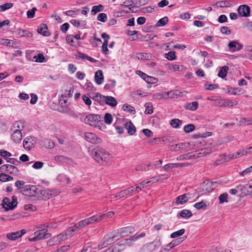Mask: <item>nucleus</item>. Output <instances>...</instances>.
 Listing matches in <instances>:
<instances>
[{
  "label": "nucleus",
  "mask_w": 252,
  "mask_h": 252,
  "mask_svg": "<svg viewBox=\"0 0 252 252\" xmlns=\"http://www.w3.org/2000/svg\"><path fill=\"white\" fill-rule=\"evenodd\" d=\"M88 152L90 155L98 163L109 162L112 158V155L108 152L99 147H90Z\"/></svg>",
  "instance_id": "obj_1"
},
{
  "label": "nucleus",
  "mask_w": 252,
  "mask_h": 252,
  "mask_svg": "<svg viewBox=\"0 0 252 252\" xmlns=\"http://www.w3.org/2000/svg\"><path fill=\"white\" fill-rule=\"evenodd\" d=\"M45 193V191L36 186L31 185H27L24 186V189L21 193L27 196L40 198Z\"/></svg>",
  "instance_id": "obj_2"
},
{
  "label": "nucleus",
  "mask_w": 252,
  "mask_h": 252,
  "mask_svg": "<svg viewBox=\"0 0 252 252\" xmlns=\"http://www.w3.org/2000/svg\"><path fill=\"white\" fill-rule=\"evenodd\" d=\"M117 234L118 233L114 231L105 235L98 245V249L101 250L113 243L115 241L118 240Z\"/></svg>",
  "instance_id": "obj_3"
},
{
  "label": "nucleus",
  "mask_w": 252,
  "mask_h": 252,
  "mask_svg": "<svg viewBox=\"0 0 252 252\" xmlns=\"http://www.w3.org/2000/svg\"><path fill=\"white\" fill-rule=\"evenodd\" d=\"M96 100H97L100 104L103 103L111 106V107H115L117 104V102L115 98L111 96H104L103 95L97 94L96 95Z\"/></svg>",
  "instance_id": "obj_4"
},
{
  "label": "nucleus",
  "mask_w": 252,
  "mask_h": 252,
  "mask_svg": "<svg viewBox=\"0 0 252 252\" xmlns=\"http://www.w3.org/2000/svg\"><path fill=\"white\" fill-rule=\"evenodd\" d=\"M84 122L85 124L91 126H99V124H102L100 121V116L96 114H89L84 119Z\"/></svg>",
  "instance_id": "obj_5"
},
{
  "label": "nucleus",
  "mask_w": 252,
  "mask_h": 252,
  "mask_svg": "<svg viewBox=\"0 0 252 252\" xmlns=\"http://www.w3.org/2000/svg\"><path fill=\"white\" fill-rule=\"evenodd\" d=\"M97 219V218L96 216L94 215L91 217L79 221L77 223L75 224V225L78 231H79L87 225L97 223L98 221Z\"/></svg>",
  "instance_id": "obj_6"
},
{
  "label": "nucleus",
  "mask_w": 252,
  "mask_h": 252,
  "mask_svg": "<svg viewBox=\"0 0 252 252\" xmlns=\"http://www.w3.org/2000/svg\"><path fill=\"white\" fill-rule=\"evenodd\" d=\"M145 236L144 232L141 233L140 234L137 235L136 234L132 236L129 239H126L123 241H120L116 244L117 247L121 246L123 248L121 250L124 249V247L126 245L130 246L132 245L134 242L138 238L144 237Z\"/></svg>",
  "instance_id": "obj_7"
},
{
  "label": "nucleus",
  "mask_w": 252,
  "mask_h": 252,
  "mask_svg": "<svg viewBox=\"0 0 252 252\" xmlns=\"http://www.w3.org/2000/svg\"><path fill=\"white\" fill-rule=\"evenodd\" d=\"M3 207L6 210H13L17 205V198L15 196L12 197V200L7 197L3 198L2 203Z\"/></svg>",
  "instance_id": "obj_8"
},
{
  "label": "nucleus",
  "mask_w": 252,
  "mask_h": 252,
  "mask_svg": "<svg viewBox=\"0 0 252 252\" xmlns=\"http://www.w3.org/2000/svg\"><path fill=\"white\" fill-rule=\"evenodd\" d=\"M161 244L160 239L159 237H157L153 242L145 245L142 249L145 251L152 252L155 251L156 248L159 247Z\"/></svg>",
  "instance_id": "obj_9"
},
{
  "label": "nucleus",
  "mask_w": 252,
  "mask_h": 252,
  "mask_svg": "<svg viewBox=\"0 0 252 252\" xmlns=\"http://www.w3.org/2000/svg\"><path fill=\"white\" fill-rule=\"evenodd\" d=\"M115 231L118 233V238L119 239L121 237H124L133 233L135 231V229L132 226H127L117 229Z\"/></svg>",
  "instance_id": "obj_10"
},
{
  "label": "nucleus",
  "mask_w": 252,
  "mask_h": 252,
  "mask_svg": "<svg viewBox=\"0 0 252 252\" xmlns=\"http://www.w3.org/2000/svg\"><path fill=\"white\" fill-rule=\"evenodd\" d=\"M85 139L88 142L93 144H98L102 142V140L98 137L95 134L91 132H86L84 134Z\"/></svg>",
  "instance_id": "obj_11"
},
{
  "label": "nucleus",
  "mask_w": 252,
  "mask_h": 252,
  "mask_svg": "<svg viewBox=\"0 0 252 252\" xmlns=\"http://www.w3.org/2000/svg\"><path fill=\"white\" fill-rule=\"evenodd\" d=\"M237 11L240 17H248L250 15V7L246 4L241 5L238 7Z\"/></svg>",
  "instance_id": "obj_12"
},
{
  "label": "nucleus",
  "mask_w": 252,
  "mask_h": 252,
  "mask_svg": "<svg viewBox=\"0 0 252 252\" xmlns=\"http://www.w3.org/2000/svg\"><path fill=\"white\" fill-rule=\"evenodd\" d=\"M0 169L1 172H6L11 174H15L18 172V168L10 164L2 165L0 166Z\"/></svg>",
  "instance_id": "obj_13"
},
{
  "label": "nucleus",
  "mask_w": 252,
  "mask_h": 252,
  "mask_svg": "<svg viewBox=\"0 0 252 252\" xmlns=\"http://www.w3.org/2000/svg\"><path fill=\"white\" fill-rule=\"evenodd\" d=\"M133 192H134V187H130L117 193L114 197L119 198L126 197L127 195H131Z\"/></svg>",
  "instance_id": "obj_14"
},
{
  "label": "nucleus",
  "mask_w": 252,
  "mask_h": 252,
  "mask_svg": "<svg viewBox=\"0 0 252 252\" xmlns=\"http://www.w3.org/2000/svg\"><path fill=\"white\" fill-rule=\"evenodd\" d=\"M252 149V147H251L249 148L243 149L241 151H240L238 152L234 153L233 154H230L227 156V158L228 160H232L235 158H237L238 157H241L242 156L245 155L248 153H250V150Z\"/></svg>",
  "instance_id": "obj_15"
},
{
  "label": "nucleus",
  "mask_w": 252,
  "mask_h": 252,
  "mask_svg": "<svg viewBox=\"0 0 252 252\" xmlns=\"http://www.w3.org/2000/svg\"><path fill=\"white\" fill-rule=\"evenodd\" d=\"M35 142L34 137L28 136L26 137L23 141V147L25 149L30 150L33 147Z\"/></svg>",
  "instance_id": "obj_16"
},
{
  "label": "nucleus",
  "mask_w": 252,
  "mask_h": 252,
  "mask_svg": "<svg viewBox=\"0 0 252 252\" xmlns=\"http://www.w3.org/2000/svg\"><path fill=\"white\" fill-rule=\"evenodd\" d=\"M26 232L25 229H22L21 231H16L15 232H12L7 234L6 237L7 239L14 241L17 239L21 237Z\"/></svg>",
  "instance_id": "obj_17"
},
{
  "label": "nucleus",
  "mask_w": 252,
  "mask_h": 252,
  "mask_svg": "<svg viewBox=\"0 0 252 252\" xmlns=\"http://www.w3.org/2000/svg\"><path fill=\"white\" fill-rule=\"evenodd\" d=\"M34 235L36 236L39 240L48 238L50 237L51 234L47 233V230H46V229L42 228L40 230L35 231L34 233Z\"/></svg>",
  "instance_id": "obj_18"
},
{
  "label": "nucleus",
  "mask_w": 252,
  "mask_h": 252,
  "mask_svg": "<svg viewBox=\"0 0 252 252\" xmlns=\"http://www.w3.org/2000/svg\"><path fill=\"white\" fill-rule=\"evenodd\" d=\"M15 35L18 37H26L31 38L32 36V33L26 30L18 29L15 32Z\"/></svg>",
  "instance_id": "obj_19"
},
{
  "label": "nucleus",
  "mask_w": 252,
  "mask_h": 252,
  "mask_svg": "<svg viewBox=\"0 0 252 252\" xmlns=\"http://www.w3.org/2000/svg\"><path fill=\"white\" fill-rule=\"evenodd\" d=\"M228 47L231 52H234L241 50L243 48V45L236 41H232L228 43Z\"/></svg>",
  "instance_id": "obj_20"
},
{
  "label": "nucleus",
  "mask_w": 252,
  "mask_h": 252,
  "mask_svg": "<svg viewBox=\"0 0 252 252\" xmlns=\"http://www.w3.org/2000/svg\"><path fill=\"white\" fill-rule=\"evenodd\" d=\"M54 159L56 162L63 164H71L73 162L71 159L63 156H57Z\"/></svg>",
  "instance_id": "obj_21"
},
{
  "label": "nucleus",
  "mask_w": 252,
  "mask_h": 252,
  "mask_svg": "<svg viewBox=\"0 0 252 252\" xmlns=\"http://www.w3.org/2000/svg\"><path fill=\"white\" fill-rule=\"evenodd\" d=\"M190 194L185 193L183 195H180L176 198V203L177 205H182L186 203L190 198Z\"/></svg>",
  "instance_id": "obj_22"
},
{
  "label": "nucleus",
  "mask_w": 252,
  "mask_h": 252,
  "mask_svg": "<svg viewBox=\"0 0 252 252\" xmlns=\"http://www.w3.org/2000/svg\"><path fill=\"white\" fill-rule=\"evenodd\" d=\"M152 182V180H150L145 181H143L139 183L138 185H135V187H134V192H139L140 190H141L142 189L144 188L145 187H147L148 184Z\"/></svg>",
  "instance_id": "obj_23"
},
{
  "label": "nucleus",
  "mask_w": 252,
  "mask_h": 252,
  "mask_svg": "<svg viewBox=\"0 0 252 252\" xmlns=\"http://www.w3.org/2000/svg\"><path fill=\"white\" fill-rule=\"evenodd\" d=\"M13 133L11 134V139L13 142L15 143H20L22 139V134L20 131H12Z\"/></svg>",
  "instance_id": "obj_24"
},
{
  "label": "nucleus",
  "mask_w": 252,
  "mask_h": 252,
  "mask_svg": "<svg viewBox=\"0 0 252 252\" xmlns=\"http://www.w3.org/2000/svg\"><path fill=\"white\" fill-rule=\"evenodd\" d=\"M37 32L44 36L50 35V33L48 31V27L45 24H42L39 26L37 29Z\"/></svg>",
  "instance_id": "obj_25"
},
{
  "label": "nucleus",
  "mask_w": 252,
  "mask_h": 252,
  "mask_svg": "<svg viewBox=\"0 0 252 252\" xmlns=\"http://www.w3.org/2000/svg\"><path fill=\"white\" fill-rule=\"evenodd\" d=\"M104 76L103 72L101 70H97L94 75V80L95 83L100 85L101 84L103 81Z\"/></svg>",
  "instance_id": "obj_26"
},
{
  "label": "nucleus",
  "mask_w": 252,
  "mask_h": 252,
  "mask_svg": "<svg viewBox=\"0 0 252 252\" xmlns=\"http://www.w3.org/2000/svg\"><path fill=\"white\" fill-rule=\"evenodd\" d=\"M238 104V101L235 100H227L225 99H221L219 102L220 106H233L236 105Z\"/></svg>",
  "instance_id": "obj_27"
},
{
  "label": "nucleus",
  "mask_w": 252,
  "mask_h": 252,
  "mask_svg": "<svg viewBox=\"0 0 252 252\" xmlns=\"http://www.w3.org/2000/svg\"><path fill=\"white\" fill-rule=\"evenodd\" d=\"M24 127V123L22 121H19L15 122L13 124L10 129L11 131L18 130L21 132V131L23 129Z\"/></svg>",
  "instance_id": "obj_28"
},
{
  "label": "nucleus",
  "mask_w": 252,
  "mask_h": 252,
  "mask_svg": "<svg viewBox=\"0 0 252 252\" xmlns=\"http://www.w3.org/2000/svg\"><path fill=\"white\" fill-rule=\"evenodd\" d=\"M125 127L127 130V133L130 135H133L135 132V127L130 121L125 124Z\"/></svg>",
  "instance_id": "obj_29"
},
{
  "label": "nucleus",
  "mask_w": 252,
  "mask_h": 252,
  "mask_svg": "<svg viewBox=\"0 0 252 252\" xmlns=\"http://www.w3.org/2000/svg\"><path fill=\"white\" fill-rule=\"evenodd\" d=\"M198 107V103L197 101H193L191 103H188L185 105L184 108L186 110L194 111Z\"/></svg>",
  "instance_id": "obj_30"
},
{
  "label": "nucleus",
  "mask_w": 252,
  "mask_h": 252,
  "mask_svg": "<svg viewBox=\"0 0 252 252\" xmlns=\"http://www.w3.org/2000/svg\"><path fill=\"white\" fill-rule=\"evenodd\" d=\"M114 215V212L110 211L106 214H99L95 215L97 218L98 222L101 221L102 219H107L112 217Z\"/></svg>",
  "instance_id": "obj_31"
},
{
  "label": "nucleus",
  "mask_w": 252,
  "mask_h": 252,
  "mask_svg": "<svg viewBox=\"0 0 252 252\" xmlns=\"http://www.w3.org/2000/svg\"><path fill=\"white\" fill-rule=\"evenodd\" d=\"M168 98H174L182 96V93L178 90L171 91L167 92Z\"/></svg>",
  "instance_id": "obj_32"
},
{
  "label": "nucleus",
  "mask_w": 252,
  "mask_h": 252,
  "mask_svg": "<svg viewBox=\"0 0 252 252\" xmlns=\"http://www.w3.org/2000/svg\"><path fill=\"white\" fill-rule=\"evenodd\" d=\"M57 180L60 182H65L66 184H70L71 180L69 177L63 174H59L57 178Z\"/></svg>",
  "instance_id": "obj_33"
},
{
  "label": "nucleus",
  "mask_w": 252,
  "mask_h": 252,
  "mask_svg": "<svg viewBox=\"0 0 252 252\" xmlns=\"http://www.w3.org/2000/svg\"><path fill=\"white\" fill-rule=\"evenodd\" d=\"M228 69V67L227 66H223L220 67L218 73V76L221 78H225L226 76Z\"/></svg>",
  "instance_id": "obj_34"
},
{
  "label": "nucleus",
  "mask_w": 252,
  "mask_h": 252,
  "mask_svg": "<svg viewBox=\"0 0 252 252\" xmlns=\"http://www.w3.org/2000/svg\"><path fill=\"white\" fill-rule=\"evenodd\" d=\"M216 5L219 7H230L232 6L230 1L228 0L218 1Z\"/></svg>",
  "instance_id": "obj_35"
},
{
  "label": "nucleus",
  "mask_w": 252,
  "mask_h": 252,
  "mask_svg": "<svg viewBox=\"0 0 252 252\" xmlns=\"http://www.w3.org/2000/svg\"><path fill=\"white\" fill-rule=\"evenodd\" d=\"M135 57L139 60H148L151 58V55L146 53H138L136 54Z\"/></svg>",
  "instance_id": "obj_36"
},
{
  "label": "nucleus",
  "mask_w": 252,
  "mask_h": 252,
  "mask_svg": "<svg viewBox=\"0 0 252 252\" xmlns=\"http://www.w3.org/2000/svg\"><path fill=\"white\" fill-rule=\"evenodd\" d=\"M153 98L156 99H166L168 98L167 92H160L155 94L153 95Z\"/></svg>",
  "instance_id": "obj_37"
},
{
  "label": "nucleus",
  "mask_w": 252,
  "mask_h": 252,
  "mask_svg": "<svg viewBox=\"0 0 252 252\" xmlns=\"http://www.w3.org/2000/svg\"><path fill=\"white\" fill-rule=\"evenodd\" d=\"M103 9L104 6L102 4L93 6L91 10V13L94 15L97 12L102 11Z\"/></svg>",
  "instance_id": "obj_38"
},
{
  "label": "nucleus",
  "mask_w": 252,
  "mask_h": 252,
  "mask_svg": "<svg viewBox=\"0 0 252 252\" xmlns=\"http://www.w3.org/2000/svg\"><path fill=\"white\" fill-rule=\"evenodd\" d=\"M78 231L75 225L70 227L64 233L66 235L67 238H69L73 235L74 232Z\"/></svg>",
  "instance_id": "obj_39"
},
{
  "label": "nucleus",
  "mask_w": 252,
  "mask_h": 252,
  "mask_svg": "<svg viewBox=\"0 0 252 252\" xmlns=\"http://www.w3.org/2000/svg\"><path fill=\"white\" fill-rule=\"evenodd\" d=\"M0 43L1 44L13 47L16 45V42L14 41L8 39H2L0 41Z\"/></svg>",
  "instance_id": "obj_40"
},
{
  "label": "nucleus",
  "mask_w": 252,
  "mask_h": 252,
  "mask_svg": "<svg viewBox=\"0 0 252 252\" xmlns=\"http://www.w3.org/2000/svg\"><path fill=\"white\" fill-rule=\"evenodd\" d=\"M180 215L182 218L189 219L192 216V214L188 210H183L180 212Z\"/></svg>",
  "instance_id": "obj_41"
},
{
  "label": "nucleus",
  "mask_w": 252,
  "mask_h": 252,
  "mask_svg": "<svg viewBox=\"0 0 252 252\" xmlns=\"http://www.w3.org/2000/svg\"><path fill=\"white\" fill-rule=\"evenodd\" d=\"M70 23L75 27H84L86 25L87 22L86 21H77L75 19L71 20Z\"/></svg>",
  "instance_id": "obj_42"
},
{
  "label": "nucleus",
  "mask_w": 252,
  "mask_h": 252,
  "mask_svg": "<svg viewBox=\"0 0 252 252\" xmlns=\"http://www.w3.org/2000/svg\"><path fill=\"white\" fill-rule=\"evenodd\" d=\"M123 109L127 112L134 114L135 113V109L133 107L128 104H125L123 106Z\"/></svg>",
  "instance_id": "obj_43"
},
{
  "label": "nucleus",
  "mask_w": 252,
  "mask_h": 252,
  "mask_svg": "<svg viewBox=\"0 0 252 252\" xmlns=\"http://www.w3.org/2000/svg\"><path fill=\"white\" fill-rule=\"evenodd\" d=\"M25 182L23 181L18 180L16 181L15 183V186L17 188V189L21 193L22 190L24 189V186H25Z\"/></svg>",
  "instance_id": "obj_44"
},
{
  "label": "nucleus",
  "mask_w": 252,
  "mask_h": 252,
  "mask_svg": "<svg viewBox=\"0 0 252 252\" xmlns=\"http://www.w3.org/2000/svg\"><path fill=\"white\" fill-rule=\"evenodd\" d=\"M13 177L4 173H0V181L3 182L11 181Z\"/></svg>",
  "instance_id": "obj_45"
},
{
  "label": "nucleus",
  "mask_w": 252,
  "mask_h": 252,
  "mask_svg": "<svg viewBox=\"0 0 252 252\" xmlns=\"http://www.w3.org/2000/svg\"><path fill=\"white\" fill-rule=\"evenodd\" d=\"M13 6V4L11 2L6 3L5 4H2L0 5V11L3 12L6 10H8Z\"/></svg>",
  "instance_id": "obj_46"
},
{
  "label": "nucleus",
  "mask_w": 252,
  "mask_h": 252,
  "mask_svg": "<svg viewBox=\"0 0 252 252\" xmlns=\"http://www.w3.org/2000/svg\"><path fill=\"white\" fill-rule=\"evenodd\" d=\"M182 124V121L179 120L178 119H174L170 122V125L175 128H178L180 127V125Z\"/></svg>",
  "instance_id": "obj_47"
},
{
  "label": "nucleus",
  "mask_w": 252,
  "mask_h": 252,
  "mask_svg": "<svg viewBox=\"0 0 252 252\" xmlns=\"http://www.w3.org/2000/svg\"><path fill=\"white\" fill-rule=\"evenodd\" d=\"M185 232V229L183 228L178 231H175L171 234V238H175L181 236L184 234Z\"/></svg>",
  "instance_id": "obj_48"
},
{
  "label": "nucleus",
  "mask_w": 252,
  "mask_h": 252,
  "mask_svg": "<svg viewBox=\"0 0 252 252\" xmlns=\"http://www.w3.org/2000/svg\"><path fill=\"white\" fill-rule=\"evenodd\" d=\"M227 198L228 194L227 193H223L220 194L219 197L220 203L222 204L224 202H228Z\"/></svg>",
  "instance_id": "obj_49"
},
{
  "label": "nucleus",
  "mask_w": 252,
  "mask_h": 252,
  "mask_svg": "<svg viewBox=\"0 0 252 252\" xmlns=\"http://www.w3.org/2000/svg\"><path fill=\"white\" fill-rule=\"evenodd\" d=\"M149 164H142L136 166L135 169L138 171H147L149 170Z\"/></svg>",
  "instance_id": "obj_50"
},
{
  "label": "nucleus",
  "mask_w": 252,
  "mask_h": 252,
  "mask_svg": "<svg viewBox=\"0 0 252 252\" xmlns=\"http://www.w3.org/2000/svg\"><path fill=\"white\" fill-rule=\"evenodd\" d=\"M168 22V18L164 17L159 19L156 24V26L158 27H161L165 26Z\"/></svg>",
  "instance_id": "obj_51"
},
{
  "label": "nucleus",
  "mask_w": 252,
  "mask_h": 252,
  "mask_svg": "<svg viewBox=\"0 0 252 252\" xmlns=\"http://www.w3.org/2000/svg\"><path fill=\"white\" fill-rule=\"evenodd\" d=\"M223 156H224L223 158H222L220 159H217L215 161V162H214L215 165L217 166L219 164L224 163L227 161H229L227 156L226 157L225 156V155H224Z\"/></svg>",
  "instance_id": "obj_52"
},
{
  "label": "nucleus",
  "mask_w": 252,
  "mask_h": 252,
  "mask_svg": "<svg viewBox=\"0 0 252 252\" xmlns=\"http://www.w3.org/2000/svg\"><path fill=\"white\" fill-rule=\"evenodd\" d=\"M181 242L180 239L173 240L168 245H166L170 250L179 245Z\"/></svg>",
  "instance_id": "obj_53"
},
{
  "label": "nucleus",
  "mask_w": 252,
  "mask_h": 252,
  "mask_svg": "<svg viewBox=\"0 0 252 252\" xmlns=\"http://www.w3.org/2000/svg\"><path fill=\"white\" fill-rule=\"evenodd\" d=\"M168 178L167 175H162L157 177H154L151 178L152 182H156L159 180H164Z\"/></svg>",
  "instance_id": "obj_54"
},
{
  "label": "nucleus",
  "mask_w": 252,
  "mask_h": 252,
  "mask_svg": "<svg viewBox=\"0 0 252 252\" xmlns=\"http://www.w3.org/2000/svg\"><path fill=\"white\" fill-rule=\"evenodd\" d=\"M195 129V126L193 124H188L185 125L184 128V131L186 133H189Z\"/></svg>",
  "instance_id": "obj_55"
},
{
  "label": "nucleus",
  "mask_w": 252,
  "mask_h": 252,
  "mask_svg": "<svg viewBox=\"0 0 252 252\" xmlns=\"http://www.w3.org/2000/svg\"><path fill=\"white\" fill-rule=\"evenodd\" d=\"M206 206H207L205 202H204L203 201L196 203L194 205V207L197 209H205Z\"/></svg>",
  "instance_id": "obj_56"
},
{
  "label": "nucleus",
  "mask_w": 252,
  "mask_h": 252,
  "mask_svg": "<svg viewBox=\"0 0 252 252\" xmlns=\"http://www.w3.org/2000/svg\"><path fill=\"white\" fill-rule=\"evenodd\" d=\"M241 91V89L240 88H235L233 89L232 88H228L227 92L229 94H233V95H237L240 94V92Z\"/></svg>",
  "instance_id": "obj_57"
},
{
  "label": "nucleus",
  "mask_w": 252,
  "mask_h": 252,
  "mask_svg": "<svg viewBox=\"0 0 252 252\" xmlns=\"http://www.w3.org/2000/svg\"><path fill=\"white\" fill-rule=\"evenodd\" d=\"M115 84L116 81L114 80H111L108 83L104 86V88L106 90H110L115 87Z\"/></svg>",
  "instance_id": "obj_58"
},
{
  "label": "nucleus",
  "mask_w": 252,
  "mask_h": 252,
  "mask_svg": "<svg viewBox=\"0 0 252 252\" xmlns=\"http://www.w3.org/2000/svg\"><path fill=\"white\" fill-rule=\"evenodd\" d=\"M145 106L146 107V110L145 111V113L147 114H151L153 113V106L150 103H146L145 104Z\"/></svg>",
  "instance_id": "obj_59"
},
{
  "label": "nucleus",
  "mask_w": 252,
  "mask_h": 252,
  "mask_svg": "<svg viewBox=\"0 0 252 252\" xmlns=\"http://www.w3.org/2000/svg\"><path fill=\"white\" fill-rule=\"evenodd\" d=\"M210 153H211L210 150H208L207 149H202L200 151H198L197 154L198 157H202L203 156H206Z\"/></svg>",
  "instance_id": "obj_60"
},
{
  "label": "nucleus",
  "mask_w": 252,
  "mask_h": 252,
  "mask_svg": "<svg viewBox=\"0 0 252 252\" xmlns=\"http://www.w3.org/2000/svg\"><path fill=\"white\" fill-rule=\"evenodd\" d=\"M112 116L110 114L107 113L105 114L104 117L105 123L110 125L112 123Z\"/></svg>",
  "instance_id": "obj_61"
},
{
  "label": "nucleus",
  "mask_w": 252,
  "mask_h": 252,
  "mask_svg": "<svg viewBox=\"0 0 252 252\" xmlns=\"http://www.w3.org/2000/svg\"><path fill=\"white\" fill-rule=\"evenodd\" d=\"M107 17L105 13H101L98 15L97 20L101 22H105L107 21Z\"/></svg>",
  "instance_id": "obj_62"
},
{
  "label": "nucleus",
  "mask_w": 252,
  "mask_h": 252,
  "mask_svg": "<svg viewBox=\"0 0 252 252\" xmlns=\"http://www.w3.org/2000/svg\"><path fill=\"white\" fill-rule=\"evenodd\" d=\"M252 172V165L248 167L246 169L244 170L243 171L240 172L239 173V174L241 176H245L250 174Z\"/></svg>",
  "instance_id": "obj_63"
},
{
  "label": "nucleus",
  "mask_w": 252,
  "mask_h": 252,
  "mask_svg": "<svg viewBox=\"0 0 252 252\" xmlns=\"http://www.w3.org/2000/svg\"><path fill=\"white\" fill-rule=\"evenodd\" d=\"M145 81L149 84H155L157 82L158 79L154 77L148 75Z\"/></svg>",
  "instance_id": "obj_64"
}]
</instances>
